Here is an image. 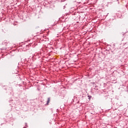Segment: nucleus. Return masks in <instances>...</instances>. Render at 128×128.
<instances>
[{
	"mask_svg": "<svg viewBox=\"0 0 128 128\" xmlns=\"http://www.w3.org/2000/svg\"><path fill=\"white\" fill-rule=\"evenodd\" d=\"M50 98H48L46 104H45V106H48V104H50Z\"/></svg>",
	"mask_w": 128,
	"mask_h": 128,
	"instance_id": "f257e3e1",
	"label": "nucleus"
},
{
	"mask_svg": "<svg viewBox=\"0 0 128 128\" xmlns=\"http://www.w3.org/2000/svg\"><path fill=\"white\" fill-rule=\"evenodd\" d=\"M3 88L4 90H8V86H3Z\"/></svg>",
	"mask_w": 128,
	"mask_h": 128,
	"instance_id": "f03ea898",
	"label": "nucleus"
},
{
	"mask_svg": "<svg viewBox=\"0 0 128 128\" xmlns=\"http://www.w3.org/2000/svg\"><path fill=\"white\" fill-rule=\"evenodd\" d=\"M88 100H90V98H92V96H88Z\"/></svg>",
	"mask_w": 128,
	"mask_h": 128,
	"instance_id": "7ed1b4c3",
	"label": "nucleus"
},
{
	"mask_svg": "<svg viewBox=\"0 0 128 128\" xmlns=\"http://www.w3.org/2000/svg\"><path fill=\"white\" fill-rule=\"evenodd\" d=\"M26 46L30 47V45H27Z\"/></svg>",
	"mask_w": 128,
	"mask_h": 128,
	"instance_id": "20e7f679",
	"label": "nucleus"
},
{
	"mask_svg": "<svg viewBox=\"0 0 128 128\" xmlns=\"http://www.w3.org/2000/svg\"><path fill=\"white\" fill-rule=\"evenodd\" d=\"M26 126H28V124L26 123Z\"/></svg>",
	"mask_w": 128,
	"mask_h": 128,
	"instance_id": "39448f33",
	"label": "nucleus"
},
{
	"mask_svg": "<svg viewBox=\"0 0 128 128\" xmlns=\"http://www.w3.org/2000/svg\"><path fill=\"white\" fill-rule=\"evenodd\" d=\"M23 128H26V126H24Z\"/></svg>",
	"mask_w": 128,
	"mask_h": 128,
	"instance_id": "423d86ee",
	"label": "nucleus"
},
{
	"mask_svg": "<svg viewBox=\"0 0 128 128\" xmlns=\"http://www.w3.org/2000/svg\"><path fill=\"white\" fill-rule=\"evenodd\" d=\"M118 18H120V16H118Z\"/></svg>",
	"mask_w": 128,
	"mask_h": 128,
	"instance_id": "0eeeda50",
	"label": "nucleus"
},
{
	"mask_svg": "<svg viewBox=\"0 0 128 128\" xmlns=\"http://www.w3.org/2000/svg\"><path fill=\"white\" fill-rule=\"evenodd\" d=\"M10 88V90H12V88Z\"/></svg>",
	"mask_w": 128,
	"mask_h": 128,
	"instance_id": "6e6552de",
	"label": "nucleus"
}]
</instances>
